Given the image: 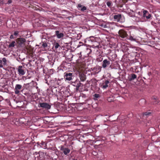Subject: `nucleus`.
<instances>
[{"label":"nucleus","mask_w":160,"mask_h":160,"mask_svg":"<svg viewBox=\"0 0 160 160\" xmlns=\"http://www.w3.org/2000/svg\"><path fill=\"white\" fill-rule=\"evenodd\" d=\"M25 42L26 40L25 39L23 38H18L17 40V42L19 47H22L24 46Z\"/></svg>","instance_id":"nucleus-1"},{"label":"nucleus","mask_w":160,"mask_h":160,"mask_svg":"<svg viewBox=\"0 0 160 160\" xmlns=\"http://www.w3.org/2000/svg\"><path fill=\"white\" fill-rule=\"evenodd\" d=\"M73 77V75L72 73L65 72L64 73V78L66 80L70 81L72 80Z\"/></svg>","instance_id":"nucleus-2"},{"label":"nucleus","mask_w":160,"mask_h":160,"mask_svg":"<svg viewBox=\"0 0 160 160\" xmlns=\"http://www.w3.org/2000/svg\"><path fill=\"white\" fill-rule=\"evenodd\" d=\"M118 34L120 37L122 38H124L128 36L126 32L122 29L120 30L119 31Z\"/></svg>","instance_id":"nucleus-3"},{"label":"nucleus","mask_w":160,"mask_h":160,"mask_svg":"<svg viewBox=\"0 0 160 160\" xmlns=\"http://www.w3.org/2000/svg\"><path fill=\"white\" fill-rule=\"evenodd\" d=\"M23 68L24 67L22 66H20L18 67L17 70L19 75H23L25 74V71Z\"/></svg>","instance_id":"nucleus-4"},{"label":"nucleus","mask_w":160,"mask_h":160,"mask_svg":"<svg viewBox=\"0 0 160 160\" xmlns=\"http://www.w3.org/2000/svg\"><path fill=\"white\" fill-rule=\"evenodd\" d=\"M110 61L107 59L104 60L102 62V67L103 68H106L110 64Z\"/></svg>","instance_id":"nucleus-5"},{"label":"nucleus","mask_w":160,"mask_h":160,"mask_svg":"<svg viewBox=\"0 0 160 160\" xmlns=\"http://www.w3.org/2000/svg\"><path fill=\"white\" fill-rule=\"evenodd\" d=\"M40 107L45 109H49L51 108V105L46 103H42L39 104Z\"/></svg>","instance_id":"nucleus-6"},{"label":"nucleus","mask_w":160,"mask_h":160,"mask_svg":"<svg viewBox=\"0 0 160 160\" xmlns=\"http://www.w3.org/2000/svg\"><path fill=\"white\" fill-rule=\"evenodd\" d=\"M22 86L20 84H16L14 89L15 93L16 94H18L19 93V90L22 88Z\"/></svg>","instance_id":"nucleus-7"},{"label":"nucleus","mask_w":160,"mask_h":160,"mask_svg":"<svg viewBox=\"0 0 160 160\" xmlns=\"http://www.w3.org/2000/svg\"><path fill=\"white\" fill-rule=\"evenodd\" d=\"M60 150L62 151L65 155H67L70 152V150L67 148H65L63 146L61 147Z\"/></svg>","instance_id":"nucleus-8"},{"label":"nucleus","mask_w":160,"mask_h":160,"mask_svg":"<svg viewBox=\"0 0 160 160\" xmlns=\"http://www.w3.org/2000/svg\"><path fill=\"white\" fill-rule=\"evenodd\" d=\"M122 18V16L121 14L115 15L113 16L114 21L118 22H120V19Z\"/></svg>","instance_id":"nucleus-9"},{"label":"nucleus","mask_w":160,"mask_h":160,"mask_svg":"<svg viewBox=\"0 0 160 160\" xmlns=\"http://www.w3.org/2000/svg\"><path fill=\"white\" fill-rule=\"evenodd\" d=\"M143 16V17H146L147 19H149L151 17V15L147 11L144 10Z\"/></svg>","instance_id":"nucleus-10"},{"label":"nucleus","mask_w":160,"mask_h":160,"mask_svg":"<svg viewBox=\"0 0 160 160\" xmlns=\"http://www.w3.org/2000/svg\"><path fill=\"white\" fill-rule=\"evenodd\" d=\"M79 77L80 78L81 81L82 82L84 81L86 79V75L83 73H82L80 74Z\"/></svg>","instance_id":"nucleus-11"},{"label":"nucleus","mask_w":160,"mask_h":160,"mask_svg":"<svg viewBox=\"0 0 160 160\" xmlns=\"http://www.w3.org/2000/svg\"><path fill=\"white\" fill-rule=\"evenodd\" d=\"M137 78V76L134 73H132L130 75V76L128 77V80L129 81H131Z\"/></svg>","instance_id":"nucleus-12"},{"label":"nucleus","mask_w":160,"mask_h":160,"mask_svg":"<svg viewBox=\"0 0 160 160\" xmlns=\"http://www.w3.org/2000/svg\"><path fill=\"white\" fill-rule=\"evenodd\" d=\"M109 81L108 80H105L104 83L102 84V87L103 88H106L108 87V84L109 83Z\"/></svg>","instance_id":"nucleus-13"},{"label":"nucleus","mask_w":160,"mask_h":160,"mask_svg":"<svg viewBox=\"0 0 160 160\" xmlns=\"http://www.w3.org/2000/svg\"><path fill=\"white\" fill-rule=\"evenodd\" d=\"M58 38H60L63 36V34L62 33H59V32L57 31L55 32Z\"/></svg>","instance_id":"nucleus-14"},{"label":"nucleus","mask_w":160,"mask_h":160,"mask_svg":"<svg viewBox=\"0 0 160 160\" xmlns=\"http://www.w3.org/2000/svg\"><path fill=\"white\" fill-rule=\"evenodd\" d=\"M129 39L132 41H136V37L134 36H132V35H130L129 37Z\"/></svg>","instance_id":"nucleus-15"},{"label":"nucleus","mask_w":160,"mask_h":160,"mask_svg":"<svg viewBox=\"0 0 160 160\" xmlns=\"http://www.w3.org/2000/svg\"><path fill=\"white\" fill-rule=\"evenodd\" d=\"M102 67H100V66H98L95 69L96 71H97V73H98L99 72H100L101 70Z\"/></svg>","instance_id":"nucleus-16"},{"label":"nucleus","mask_w":160,"mask_h":160,"mask_svg":"<svg viewBox=\"0 0 160 160\" xmlns=\"http://www.w3.org/2000/svg\"><path fill=\"white\" fill-rule=\"evenodd\" d=\"M15 41H13L12 43H11L9 45V48L11 47H13L14 46V44L15 43Z\"/></svg>","instance_id":"nucleus-17"},{"label":"nucleus","mask_w":160,"mask_h":160,"mask_svg":"<svg viewBox=\"0 0 160 160\" xmlns=\"http://www.w3.org/2000/svg\"><path fill=\"white\" fill-rule=\"evenodd\" d=\"M38 146H40L41 147H42V146H43L44 145V146H46V143L45 142H42L41 143H39L38 142Z\"/></svg>","instance_id":"nucleus-18"},{"label":"nucleus","mask_w":160,"mask_h":160,"mask_svg":"<svg viewBox=\"0 0 160 160\" xmlns=\"http://www.w3.org/2000/svg\"><path fill=\"white\" fill-rule=\"evenodd\" d=\"M86 9L87 7L85 6H83L81 9H79V10H81L82 11H84L86 10Z\"/></svg>","instance_id":"nucleus-19"},{"label":"nucleus","mask_w":160,"mask_h":160,"mask_svg":"<svg viewBox=\"0 0 160 160\" xmlns=\"http://www.w3.org/2000/svg\"><path fill=\"white\" fill-rule=\"evenodd\" d=\"M2 62H3V64L5 65L7 64V60L5 58H4L2 59Z\"/></svg>","instance_id":"nucleus-20"},{"label":"nucleus","mask_w":160,"mask_h":160,"mask_svg":"<svg viewBox=\"0 0 160 160\" xmlns=\"http://www.w3.org/2000/svg\"><path fill=\"white\" fill-rule=\"evenodd\" d=\"M81 83H79L77 84L76 86V89L77 90H78L79 88L81 86Z\"/></svg>","instance_id":"nucleus-21"},{"label":"nucleus","mask_w":160,"mask_h":160,"mask_svg":"<svg viewBox=\"0 0 160 160\" xmlns=\"http://www.w3.org/2000/svg\"><path fill=\"white\" fill-rule=\"evenodd\" d=\"M128 15L131 17H133L135 16V14L134 13H132L131 12H129L128 13Z\"/></svg>","instance_id":"nucleus-22"},{"label":"nucleus","mask_w":160,"mask_h":160,"mask_svg":"<svg viewBox=\"0 0 160 160\" xmlns=\"http://www.w3.org/2000/svg\"><path fill=\"white\" fill-rule=\"evenodd\" d=\"M42 46L43 48H45L47 47V44L46 42H43Z\"/></svg>","instance_id":"nucleus-23"},{"label":"nucleus","mask_w":160,"mask_h":160,"mask_svg":"<svg viewBox=\"0 0 160 160\" xmlns=\"http://www.w3.org/2000/svg\"><path fill=\"white\" fill-rule=\"evenodd\" d=\"M103 58L102 57H100V58H98L97 59V61H98V62H101V61H102L103 60Z\"/></svg>","instance_id":"nucleus-24"},{"label":"nucleus","mask_w":160,"mask_h":160,"mask_svg":"<svg viewBox=\"0 0 160 160\" xmlns=\"http://www.w3.org/2000/svg\"><path fill=\"white\" fill-rule=\"evenodd\" d=\"M59 46V44L58 43H56L54 45L55 48L56 49H57V48H58Z\"/></svg>","instance_id":"nucleus-25"},{"label":"nucleus","mask_w":160,"mask_h":160,"mask_svg":"<svg viewBox=\"0 0 160 160\" xmlns=\"http://www.w3.org/2000/svg\"><path fill=\"white\" fill-rule=\"evenodd\" d=\"M151 113L150 112H145L143 113V115L147 116L150 114Z\"/></svg>","instance_id":"nucleus-26"},{"label":"nucleus","mask_w":160,"mask_h":160,"mask_svg":"<svg viewBox=\"0 0 160 160\" xmlns=\"http://www.w3.org/2000/svg\"><path fill=\"white\" fill-rule=\"evenodd\" d=\"M107 5L108 7H110L111 5V2H107Z\"/></svg>","instance_id":"nucleus-27"},{"label":"nucleus","mask_w":160,"mask_h":160,"mask_svg":"<svg viewBox=\"0 0 160 160\" xmlns=\"http://www.w3.org/2000/svg\"><path fill=\"white\" fill-rule=\"evenodd\" d=\"M94 97L95 98H98V97H99L100 96L99 95V94H95L94 95Z\"/></svg>","instance_id":"nucleus-28"},{"label":"nucleus","mask_w":160,"mask_h":160,"mask_svg":"<svg viewBox=\"0 0 160 160\" xmlns=\"http://www.w3.org/2000/svg\"><path fill=\"white\" fill-rule=\"evenodd\" d=\"M78 9H81L82 7V6L81 4H78Z\"/></svg>","instance_id":"nucleus-29"},{"label":"nucleus","mask_w":160,"mask_h":160,"mask_svg":"<svg viewBox=\"0 0 160 160\" xmlns=\"http://www.w3.org/2000/svg\"><path fill=\"white\" fill-rule=\"evenodd\" d=\"M18 33V31H15L13 34V35L15 36H17Z\"/></svg>","instance_id":"nucleus-30"},{"label":"nucleus","mask_w":160,"mask_h":160,"mask_svg":"<svg viewBox=\"0 0 160 160\" xmlns=\"http://www.w3.org/2000/svg\"><path fill=\"white\" fill-rule=\"evenodd\" d=\"M2 61L1 60H0V68H2L3 67V65H2Z\"/></svg>","instance_id":"nucleus-31"},{"label":"nucleus","mask_w":160,"mask_h":160,"mask_svg":"<svg viewBox=\"0 0 160 160\" xmlns=\"http://www.w3.org/2000/svg\"><path fill=\"white\" fill-rule=\"evenodd\" d=\"M151 24L152 25L154 26H156V23L153 22H151Z\"/></svg>","instance_id":"nucleus-32"},{"label":"nucleus","mask_w":160,"mask_h":160,"mask_svg":"<svg viewBox=\"0 0 160 160\" xmlns=\"http://www.w3.org/2000/svg\"><path fill=\"white\" fill-rule=\"evenodd\" d=\"M108 101V102H112V100L111 99V98H108V99H107Z\"/></svg>","instance_id":"nucleus-33"},{"label":"nucleus","mask_w":160,"mask_h":160,"mask_svg":"<svg viewBox=\"0 0 160 160\" xmlns=\"http://www.w3.org/2000/svg\"><path fill=\"white\" fill-rule=\"evenodd\" d=\"M92 153H93V154L94 155H96L97 154V153L95 151H93L92 152Z\"/></svg>","instance_id":"nucleus-34"},{"label":"nucleus","mask_w":160,"mask_h":160,"mask_svg":"<svg viewBox=\"0 0 160 160\" xmlns=\"http://www.w3.org/2000/svg\"><path fill=\"white\" fill-rule=\"evenodd\" d=\"M12 2V0H9L8 1V3H9V4H10V3H11Z\"/></svg>","instance_id":"nucleus-35"},{"label":"nucleus","mask_w":160,"mask_h":160,"mask_svg":"<svg viewBox=\"0 0 160 160\" xmlns=\"http://www.w3.org/2000/svg\"><path fill=\"white\" fill-rule=\"evenodd\" d=\"M10 38L11 39H12V38H14V37H13V35H11L10 36Z\"/></svg>","instance_id":"nucleus-36"},{"label":"nucleus","mask_w":160,"mask_h":160,"mask_svg":"<svg viewBox=\"0 0 160 160\" xmlns=\"http://www.w3.org/2000/svg\"><path fill=\"white\" fill-rule=\"evenodd\" d=\"M159 101H156L155 102V104H158L159 103Z\"/></svg>","instance_id":"nucleus-37"},{"label":"nucleus","mask_w":160,"mask_h":160,"mask_svg":"<svg viewBox=\"0 0 160 160\" xmlns=\"http://www.w3.org/2000/svg\"><path fill=\"white\" fill-rule=\"evenodd\" d=\"M152 99L153 100H156V98L155 97H153V98H152Z\"/></svg>","instance_id":"nucleus-38"},{"label":"nucleus","mask_w":160,"mask_h":160,"mask_svg":"<svg viewBox=\"0 0 160 160\" xmlns=\"http://www.w3.org/2000/svg\"><path fill=\"white\" fill-rule=\"evenodd\" d=\"M95 47L97 48H99V46H97Z\"/></svg>","instance_id":"nucleus-39"},{"label":"nucleus","mask_w":160,"mask_h":160,"mask_svg":"<svg viewBox=\"0 0 160 160\" xmlns=\"http://www.w3.org/2000/svg\"><path fill=\"white\" fill-rule=\"evenodd\" d=\"M137 19H138V20L139 19V18H138V17H137Z\"/></svg>","instance_id":"nucleus-40"},{"label":"nucleus","mask_w":160,"mask_h":160,"mask_svg":"<svg viewBox=\"0 0 160 160\" xmlns=\"http://www.w3.org/2000/svg\"><path fill=\"white\" fill-rule=\"evenodd\" d=\"M132 12H134V11H132Z\"/></svg>","instance_id":"nucleus-41"}]
</instances>
